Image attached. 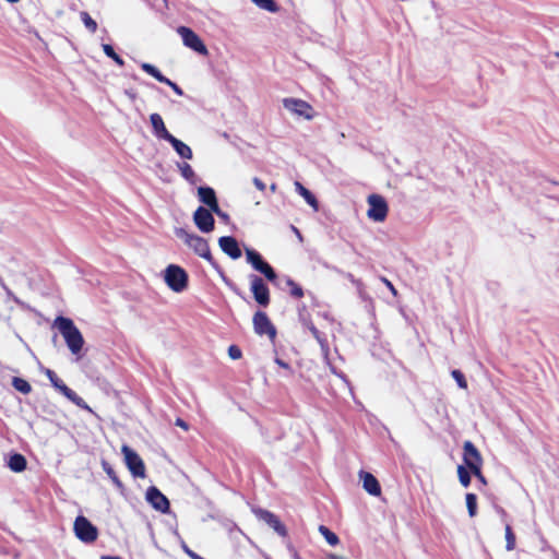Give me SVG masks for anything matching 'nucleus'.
Here are the masks:
<instances>
[{
	"label": "nucleus",
	"mask_w": 559,
	"mask_h": 559,
	"mask_svg": "<svg viewBox=\"0 0 559 559\" xmlns=\"http://www.w3.org/2000/svg\"><path fill=\"white\" fill-rule=\"evenodd\" d=\"M100 559H122L119 556H103Z\"/></svg>",
	"instance_id": "nucleus-47"
},
{
	"label": "nucleus",
	"mask_w": 559,
	"mask_h": 559,
	"mask_svg": "<svg viewBox=\"0 0 559 559\" xmlns=\"http://www.w3.org/2000/svg\"><path fill=\"white\" fill-rule=\"evenodd\" d=\"M359 478L362 480L364 489L371 496L378 497L381 495V487L378 479L370 473L361 471Z\"/></svg>",
	"instance_id": "nucleus-20"
},
{
	"label": "nucleus",
	"mask_w": 559,
	"mask_h": 559,
	"mask_svg": "<svg viewBox=\"0 0 559 559\" xmlns=\"http://www.w3.org/2000/svg\"><path fill=\"white\" fill-rule=\"evenodd\" d=\"M127 94H128V95H129V97H130V98H132V99L135 97V96H134V94H132V93H128V92H127Z\"/></svg>",
	"instance_id": "nucleus-51"
},
{
	"label": "nucleus",
	"mask_w": 559,
	"mask_h": 559,
	"mask_svg": "<svg viewBox=\"0 0 559 559\" xmlns=\"http://www.w3.org/2000/svg\"><path fill=\"white\" fill-rule=\"evenodd\" d=\"M475 477H477L479 479V481L484 485L487 484L486 481V478L484 477V475L481 474V467H477V469H473L471 471Z\"/></svg>",
	"instance_id": "nucleus-40"
},
{
	"label": "nucleus",
	"mask_w": 559,
	"mask_h": 559,
	"mask_svg": "<svg viewBox=\"0 0 559 559\" xmlns=\"http://www.w3.org/2000/svg\"><path fill=\"white\" fill-rule=\"evenodd\" d=\"M219 248L224 253L236 260L241 257V250L237 240L230 236H224L218 239Z\"/></svg>",
	"instance_id": "nucleus-17"
},
{
	"label": "nucleus",
	"mask_w": 559,
	"mask_h": 559,
	"mask_svg": "<svg viewBox=\"0 0 559 559\" xmlns=\"http://www.w3.org/2000/svg\"><path fill=\"white\" fill-rule=\"evenodd\" d=\"M382 282L386 285V287L391 290V293L395 296L397 294L395 287L393 286V284L386 280L385 277L382 278Z\"/></svg>",
	"instance_id": "nucleus-43"
},
{
	"label": "nucleus",
	"mask_w": 559,
	"mask_h": 559,
	"mask_svg": "<svg viewBox=\"0 0 559 559\" xmlns=\"http://www.w3.org/2000/svg\"><path fill=\"white\" fill-rule=\"evenodd\" d=\"M12 385L16 391L23 394H28L32 391L31 384L26 380L19 377L13 378Z\"/></svg>",
	"instance_id": "nucleus-26"
},
{
	"label": "nucleus",
	"mask_w": 559,
	"mask_h": 559,
	"mask_svg": "<svg viewBox=\"0 0 559 559\" xmlns=\"http://www.w3.org/2000/svg\"><path fill=\"white\" fill-rule=\"evenodd\" d=\"M319 532L331 546H336L338 544L340 539L337 535L330 531L326 526L320 525Z\"/></svg>",
	"instance_id": "nucleus-27"
},
{
	"label": "nucleus",
	"mask_w": 559,
	"mask_h": 559,
	"mask_svg": "<svg viewBox=\"0 0 559 559\" xmlns=\"http://www.w3.org/2000/svg\"><path fill=\"white\" fill-rule=\"evenodd\" d=\"M176 236L185 241L187 246H189L195 254L205 259L210 263H213V258L210 251V247L207 241L194 234H190L183 228L176 229Z\"/></svg>",
	"instance_id": "nucleus-2"
},
{
	"label": "nucleus",
	"mask_w": 559,
	"mask_h": 559,
	"mask_svg": "<svg viewBox=\"0 0 559 559\" xmlns=\"http://www.w3.org/2000/svg\"><path fill=\"white\" fill-rule=\"evenodd\" d=\"M463 450V460L466 466L469 468V471L477 469V467H481V455L471 441L464 442Z\"/></svg>",
	"instance_id": "nucleus-14"
},
{
	"label": "nucleus",
	"mask_w": 559,
	"mask_h": 559,
	"mask_svg": "<svg viewBox=\"0 0 559 559\" xmlns=\"http://www.w3.org/2000/svg\"><path fill=\"white\" fill-rule=\"evenodd\" d=\"M121 452L124 457L126 465L134 477H145V465L140 455L127 444H123Z\"/></svg>",
	"instance_id": "nucleus-8"
},
{
	"label": "nucleus",
	"mask_w": 559,
	"mask_h": 559,
	"mask_svg": "<svg viewBox=\"0 0 559 559\" xmlns=\"http://www.w3.org/2000/svg\"><path fill=\"white\" fill-rule=\"evenodd\" d=\"M283 106L289 112L306 120H311L314 117L312 106L304 99L295 97H286L283 99Z\"/></svg>",
	"instance_id": "nucleus-6"
},
{
	"label": "nucleus",
	"mask_w": 559,
	"mask_h": 559,
	"mask_svg": "<svg viewBox=\"0 0 559 559\" xmlns=\"http://www.w3.org/2000/svg\"><path fill=\"white\" fill-rule=\"evenodd\" d=\"M310 331H311V334L316 337V340L320 343V345L323 347L324 346V341L321 338V335H320V332L318 331V329L316 326H311L310 328Z\"/></svg>",
	"instance_id": "nucleus-39"
},
{
	"label": "nucleus",
	"mask_w": 559,
	"mask_h": 559,
	"mask_svg": "<svg viewBox=\"0 0 559 559\" xmlns=\"http://www.w3.org/2000/svg\"><path fill=\"white\" fill-rule=\"evenodd\" d=\"M287 285L290 287L292 296H294L296 298H301L304 296L302 288L297 283H295L293 280L288 278Z\"/></svg>",
	"instance_id": "nucleus-34"
},
{
	"label": "nucleus",
	"mask_w": 559,
	"mask_h": 559,
	"mask_svg": "<svg viewBox=\"0 0 559 559\" xmlns=\"http://www.w3.org/2000/svg\"><path fill=\"white\" fill-rule=\"evenodd\" d=\"M81 20L85 27L91 32L95 33L97 29V23L90 16L87 12H81Z\"/></svg>",
	"instance_id": "nucleus-31"
},
{
	"label": "nucleus",
	"mask_w": 559,
	"mask_h": 559,
	"mask_svg": "<svg viewBox=\"0 0 559 559\" xmlns=\"http://www.w3.org/2000/svg\"><path fill=\"white\" fill-rule=\"evenodd\" d=\"M451 374L461 389H467V381L460 370H453Z\"/></svg>",
	"instance_id": "nucleus-35"
},
{
	"label": "nucleus",
	"mask_w": 559,
	"mask_h": 559,
	"mask_svg": "<svg viewBox=\"0 0 559 559\" xmlns=\"http://www.w3.org/2000/svg\"><path fill=\"white\" fill-rule=\"evenodd\" d=\"M330 558L331 559H347V558H344V557L337 556V555H330Z\"/></svg>",
	"instance_id": "nucleus-48"
},
{
	"label": "nucleus",
	"mask_w": 559,
	"mask_h": 559,
	"mask_svg": "<svg viewBox=\"0 0 559 559\" xmlns=\"http://www.w3.org/2000/svg\"><path fill=\"white\" fill-rule=\"evenodd\" d=\"M218 215H219V216H225V215L222 213V211H221V210H219V214H218Z\"/></svg>",
	"instance_id": "nucleus-52"
},
{
	"label": "nucleus",
	"mask_w": 559,
	"mask_h": 559,
	"mask_svg": "<svg viewBox=\"0 0 559 559\" xmlns=\"http://www.w3.org/2000/svg\"><path fill=\"white\" fill-rule=\"evenodd\" d=\"M150 122L152 126L153 134L158 140L167 141V139L171 136V133L167 130L165 122L159 114H151Z\"/></svg>",
	"instance_id": "nucleus-16"
},
{
	"label": "nucleus",
	"mask_w": 559,
	"mask_h": 559,
	"mask_svg": "<svg viewBox=\"0 0 559 559\" xmlns=\"http://www.w3.org/2000/svg\"><path fill=\"white\" fill-rule=\"evenodd\" d=\"M270 190H271L272 192H275V191H276V183H272V185L270 186Z\"/></svg>",
	"instance_id": "nucleus-49"
},
{
	"label": "nucleus",
	"mask_w": 559,
	"mask_h": 559,
	"mask_svg": "<svg viewBox=\"0 0 559 559\" xmlns=\"http://www.w3.org/2000/svg\"><path fill=\"white\" fill-rule=\"evenodd\" d=\"M177 33L181 36L185 46L202 56L209 55L206 46L194 31L186 26H179Z\"/></svg>",
	"instance_id": "nucleus-7"
},
{
	"label": "nucleus",
	"mask_w": 559,
	"mask_h": 559,
	"mask_svg": "<svg viewBox=\"0 0 559 559\" xmlns=\"http://www.w3.org/2000/svg\"><path fill=\"white\" fill-rule=\"evenodd\" d=\"M74 533L84 543H92L97 538V528L82 515L78 516L74 521Z\"/></svg>",
	"instance_id": "nucleus-9"
},
{
	"label": "nucleus",
	"mask_w": 559,
	"mask_h": 559,
	"mask_svg": "<svg viewBox=\"0 0 559 559\" xmlns=\"http://www.w3.org/2000/svg\"><path fill=\"white\" fill-rule=\"evenodd\" d=\"M468 515L474 518L477 514V497L474 493H466L465 497Z\"/></svg>",
	"instance_id": "nucleus-28"
},
{
	"label": "nucleus",
	"mask_w": 559,
	"mask_h": 559,
	"mask_svg": "<svg viewBox=\"0 0 559 559\" xmlns=\"http://www.w3.org/2000/svg\"><path fill=\"white\" fill-rule=\"evenodd\" d=\"M146 500L155 510L162 513H167L169 510L168 499L154 486L147 489Z\"/></svg>",
	"instance_id": "nucleus-15"
},
{
	"label": "nucleus",
	"mask_w": 559,
	"mask_h": 559,
	"mask_svg": "<svg viewBox=\"0 0 559 559\" xmlns=\"http://www.w3.org/2000/svg\"><path fill=\"white\" fill-rule=\"evenodd\" d=\"M162 83H165L168 86H170L177 95H183L181 87H179L175 82L170 81L169 79H167V81H163Z\"/></svg>",
	"instance_id": "nucleus-38"
},
{
	"label": "nucleus",
	"mask_w": 559,
	"mask_h": 559,
	"mask_svg": "<svg viewBox=\"0 0 559 559\" xmlns=\"http://www.w3.org/2000/svg\"><path fill=\"white\" fill-rule=\"evenodd\" d=\"M457 476H459V479H460V483L462 484V486H464L465 488L469 486L471 476H469L468 471L464 466H462V465L457 466Z\"/></svg>",
	"instance_id": "nucleus-32"
},
{
	"label": "nucleus",
	"mask_w": 559,
	"mask_h": 559,
	"mask_svg": "<svg viewBox=\"0 0 559 559\" xmlns=\"http://www.w3.org/2000/svg\"><path fill=\"white\" fill-rule=\"evenodd\" d=\"M295 189L316 212L319 210L318 200L307 188L296 181Z\"/></svg>",
	"instance_id": "nucleus-22"
},
{
	"label": "nucleus",
	"mask_w": 559,
	"mask_h": 559,
	"mask_svg": "<svg viewBox=\"0 0 559 559\" xmlns=\"http://www.w3.org/2000/svg\"><path fill=\"white\" fill-rule=\"evenodd\" d=\"M241 355H242V354H241V349H240L238 346H236V345H230V346L228 347V356H229L231 359H234V360H236V359H240V358H241Z\"/></svg>",
	"instance_id": "nucleus-37"
},
{
	"label": "nucleus",
	"mask_w": 559,
	"mask_h": 559,
	"mask_svg": "<svg viewBox=\"0 0 559 559\" xmlns=\"http://www.w3.org/2000/svg\"><path fill=\"white\" fill-rule=\"evenodd\" d=\"M253 326L254 332L259 335H267V337L273 341L276 336V329L267 318V316L262 312L258 311L253 316Z\"/></svg>",
	"instance_id": "nucleus-12"
},
{
	"label": "nucleus",
	"mask_w": 559,
	"mask_h": 559,
	"mask_svg": "<svg viewBox=\"0 0 559 559\" xmlns=\"http://www.w3.org/2000/svg\"><path fill=\"white\" fill-rule=\"evenodd\" d=\"M182 549L191 559H199L201 557L192 551L186 544L182 545Z\"/></svg>",
	"instance_id": "nucleus-42"
},
{
	"label": "nucleus",
	"mask_w": 559,
	"mask_h": 559,
	"mask_svg": "<svg viewBox=\"0 0 559 559\" xmlns=\"http://www.w3.org/2000/svg\"><path fill=\"white\" fill-rule=\"evenodd\" d=\"M175 424H176V426H178L185 430H188V428H189L188 424L181 418H177Z\"/></svg>",
	"instance_id": "nucleus-44"
},
{
	"label": "nucleus",
	"mask_w": 559,
	"mask_h": 559,
	"mask_svg": "<svg viewBox=\"0 0 559 559\" xmlns=\"http://www.w3.org/2000/svg\"><path fill=\"white\" fill-rule=\"evenodd\" d=\"M368 211L367 216L373 222H383L389 212L385 199L380 194H370L367 199Z\"/></svg>",
	"instance_id": "nucleus-5"
},
{
	"label": "nucleus",
	"mask_w": 559,
	"mask_h": 559,
	"mask_svg": "<svg viewBox=\"0 0 559 559\" xmlns=\"http://www.w3.org/2000/svg\"><path fill=\"white\" fill-rule=\"evenodd\" d=\"M255 514L260 520H262L269 526H271L277 534H280L281 536L286 535L285 526L281 523L280 519L275 514L271 513L270 511L261 509L255 511Z\"/></svg>",
	"instance_id": "nucleus-18"
},
{
	"label": "nucleus",
	"mask_w": 559,
	"mask_h": 559,
	"mask_svg": "<svg viewBox=\"0 0 559 559\" xmlns=\"http://www.w3.org/2000/svg\"><path fill=\"white\" fill-rule=\"evenodd\" d=\"M259 8L266 10L269 12H276L277 5L274 0H251Z\"/></svg>",
	"instance_id": "nucleus-30"
},
{
	"label": "nucleus",
	"mask_w": 559,
	"mask_h": 559,
	"mask_svg": "<svg viewBox=\"0 0 559 559\" xmlns=\"http://www.w3.org/2000/svg\"><path fill=\"white\" fill-rule=\"evenodd\" d=\"M504 531H506V542H507L506 549L508 551H512L515 548V535L512 532L510 524H508V523L506 524Z\"/></svg>",
	"instance_id": "nucleus-29"
},
{
	"label": "nucleus",
	"mask_w": 559,
	"mask_h": 559,
	"mask_svg": "<svg viewBox=\"0 0 559 559\" xmlns=\"http://www.w3.org/2000/svg\"><path fill=\"white\" fill-rule=\"evenodd\" d=\"M555 55H556V57H558V58H559V51H557Z\"/></svg>",
	"instance_id": "nucleus-53"
},
{
	"label": "nucleus",
	"mask_w": 559,
	"mask_h": 559,
	"mask_svg": "<svg viewBox=\"0 0 559 559\" xmlns=\"http://www.w3.org/2000/svg\"><path fill=\"white\" fill-rule=\"evenodd\" d=\"M141 68L143 71H145L147 74L152 75L153 78H155L157 81H159L160 83L163 81H167V78L164 76L160 71L154 67L153 64L151 63H146V62H143L141 64Z\"/></svg>",
	"instance_id": "nucleus-25"
},
{
	"label": "nucleus",
	"mask_w": 559,
	"mask_h": 559,
	"mask_svg": "<svg viewBox=\"0 0 559 559\" xmlns=\"http://www.w3.org/2000/svg\"><path fill=\"white\" fill-rule=\"evenodd\" d=\"M252 182L254 185V187L260 190V191H264L265 190V183L258 177H254L252 179Z\"/></svg>",
	"instance_id": "nucleus-41"
},
{
	"label": "nucleus",
	"mask_w": 559,
	"mask_h": 559,
	"mask_svg": "<svg viewBox=\"0 0 559 559\" xmlns=\"http://www.w3.org/2000/svg\"><path fill=\"white\" fill-rule=\"evenodd\" d=\"M45 374L50 380L51 384L57 390H59L68 400H70L76 406L90 413H93L92 408L85 403V401L82 397H80L73 390L68 388L52 370L46 369Z\"/></svg>",
	"instance_id": "nucleus-4"
},
{
	"label": "nucleus",
	"mask_w": 559,
	"mask_h": 559,
	"mask_svg": "<svg viewBox=\"0 0 559 559\" xmlns=\"http://www.w3.org/2000/svg\"><path fill=\"white\" fill-rule=\"evenodd\" d=\"M177 169L179 170L180 175L191 185H195L199 180L198 176L195 175L192 167L186 163H177Z\"/></svg>",
	"instance_id": "nucleus-23"
},
{
	"label": "nucleus",
	"mask_w": 559,
	"mask_h": 559,
	"mask_svg": "<svg viewBox=\"0 0 559 559\" xmlns=\"http://www.w3.org/2000/svg\"><path fill=\"white\" fill-rule=\"evenodd\" d=\"M275 362H276L280 367H282V368H284V369H287V370H290L289 365H288L287 362H285L284 360H282V359H280V358H275Z\"/></svg>",
	"instance_id": "nucleus-45"
},
{
	"label": "nucleus",
	"mask_w": 559,
	"mask_h": 559,
	"mask_svg": "<svg viewBox=\"0 0 559 559\" xmlns=\"http://www.w3.org/2000/svg\"><path fill=\"white\" fill-rule=\"evenodd\" d=\"M53 326L59 330L63 336L67 346L73 355H79L84 345V338L74 322L66 317H58L53 322Z\"/></svg>",
	"instance_id": "nucleus-1"
},
{
	"label": "nucleus",
	"mask_w": 559,
	"mask_h": 559,
	"mask_svg": "<svg viewBox=\"0 0 559 559\" xmlns=\"http://www.w3.org/2000/svg\"><path fill=\"white\" fill-rule=\"evenodd\" d=\"M198 195L202 203L206 204L209 209L215 213L219 214V206L217 203L215 191L210 187H200L198 189Z\"/></svg>",
	"instance_id": "nucleus-19"
},
{
	"label": "nucleus",
	"mask_w": 559,
	"mask_h": 559,
	"mask_svg": "<svg viewBox=\"0 0 559 559\" xmlns=\"http://www.w3.org/2000/svg\"><path fill=\"white\" fill-rule=\"evenodd\" d=\"M199 559H204V558L200 557Z\"/></svg>",
	"instance_id": "nucleus-54"
},
{
	"label": "nucleus",
	"mask_w": 559,
	"mask_h": 559,
	"mask_svg": "<svg viewBox=\"0 0 559 559\" xmlns=\"http://www.w3.org/2000/svg\"><path fill=\"white\" fill-rule=\"evenodd\" d=\"M8 466L15 473L23 472L26 468V459L22 454L15 453L10 456Z\"/></svg>",
	"instance_id": "nucleus-24"
},
{
	"label": "nucleus",
	"mask_w": 559,
	"mask_h": 559,
	"mask_svg": "<svg viewBox=\"0 0 559 559\" xmlns=\"http://www.w3.org/2000/svg\"><path fill=\"white\" fill-rule=\"evenodd\" d=\"M103 50L105 55L111 58L118 66H123V60L115 52L114 48L110 45L104 44Z\"/></svg>",
	"instance_id": "nucleus-33"
},
{
	"label": "nucleus",
	"mask_w": 559,
	"mask_h": 559,
	"mask_svg": "<svg viewBox=\"0 0 559 559\" xmlns=\"http://www.w3.org/2000/svg\"><path fill=\"white\" fill-rule=\"evenodd\" d=\"M292 228H293L295 235H297V237L301 241L302 240V236H301L300 231L295 226H293Z\"/></svg>",
	"instance_id": "nucleus-46"
},
{
	"label": "nucleus",
	"mask_w": 559,
	"mask_h": 559,
	"mask_svg": "<svg viewBox=\"0 0 559 559\" xmlns=\"http://www.w3.org/2000/svg\"><path fill=\"white\" fill-rule=\"evenodd\" d=\"M167 142L170 143L177 155L182 159H192L193 153L191 147L182 142L181 140L175 138L173 134L169 139H167Z\"/></svg>",
	"instance_id": "nucleus-21"
},
{
	"label": "nucleus",
	"mask_w": 559,
	"mask_h": 559,
	"mask_svg": "<svg viewBox=\"0 0 559 559\" xmlns=\"http://www.w3.org/2000/svg\"><path fill=\"white\" fill-rule=\"evenodd\" d=\"M246 257L248 263H250L255 271L262 273L266 277V280L271 282L275 281L276 273L274 272L272 266L262 259L260 253L252 249L247 248Z\"/></svg>",
	"instance_id": "nucleus-10"
},
{
	"label": "nucleus",
	"mask_w": 559,
	"mask_h": 559,
	"mask_svg": "<svg viewBox=\"0 0 559 559\" xmlns=\"http://www.w3.org/2000/svg\"><path fill=\"white\" fill-rule=\"evenodd\" d=\"M193 221L202 233H210L214 229V217L210 209L199 206L193 214Z\"/></svg>",
	"instance_id": "nucleus-13"
},
{
	"label": "nucleus",
	"mask_w": 559,
	"mask_h": 559,
	"mask_svg": "<svg viewBox=\"0 0 559 559\" xmlns=\"http://www.w3.org/2000/svg\"><path fill=\"white\" fill-rule=\"evenodd\" d=\"M250 280V288L253 294L254 300L263 306L266 307L270 302V292L265 283L261 277L258 275L251 274L249 276Z\"/></svg>",
	"instance_id": "nucleus-11"
},
{
	"label": "nucleus",
	"mask_w": 559,
	"mask_h": 559,
	"mask_svg": "<svg viewBox=\"0 0 559 559\" xmlns=\"http://www.w3.org/2000/svg\"><path fill=\"white\" fill-rule=\"evenodd\" d=\"M103 469L117 486H121L118 476L116 475L114 468L108 463L103 462Z\"/></svg>",
	"instance_id": "nucleus-36"
},
{
	"label": "nucleus",
	"mask_w": 559,
	"mask_h": 559,
	"mask_svg": "<svg viewBox=\"0 0 559 559\" xmlns=\"http://www.w3.org/2000/svg\"><path fill=\"white\" fill-rule=\"evenodd\" d=\"M293 558H294V559H300V558H299V556H298V554H297L296 551H294V552H293Z\"/></svg>",
	"instance_id": "nucleus-50"
},
{
	"label": "nucleus",
	"mask_w": 559,
	"mask_h": 559,
	"mask_svg": "<svg viewBox=\"0 0 559 559\" xmlns=\"http://www.w3.org/2000/svg\"><path fill=\"white\" fill-rule=\"evenodd\" d=\"M166 285L175 293H181L188 287V274L179 265L170 264L164 271Z\"/></svg>",
	"instance_id": "nucleus-3"
}]
</instances>
